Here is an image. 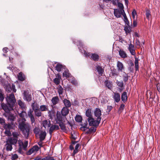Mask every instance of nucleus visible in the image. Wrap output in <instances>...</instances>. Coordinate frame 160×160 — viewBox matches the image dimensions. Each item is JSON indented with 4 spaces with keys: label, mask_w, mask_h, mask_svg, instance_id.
Returning <instances> with one entry per match:
<instances>
[{
    "label": "nucleus",
    "mask_w": 160,
    "mask_h": 160,
    "mask_svg": "<svg viewBox=\"0 0 160 160\" xmlns=\"http://www.w3.org/2000/svg\"><path fill=\"white\" fill-rule=\"evenodd\" d=\"M6 101L8 104H6L3 103L1 104L2 108L5 112H8L13 109L16 102V100L14 94L11 93L9 95H7L6 98Z\"/></svg>",
    "instance_id": "1"
},
{
    "label": "nucleus",
    "mask_w": 160,
    "mask_h": 160,
    "mask_svg": "<svg viewBox=\"0 0 160 160\" xmlns=\"http://www.w3.org/2000/svg\"><path fill=\"white\" fill-rule=\"evenodd\" d=\"M26 120L25 118L18 119V122L19 128L22 131L23 135L27 137L29 134L30 126L29 124L26 122Z\"/></svg>",
    "instance_id": "2"
},
{
    "label": "nucleus",
    "mask_w": 160,
    "mask_h": 160,
    "mask_svg": "<svg viewBox=\"0 0 160 160\" xmlns=\"http://www.w3.org/2000/svg\"><path fill=\"white\" fill-rule=\"evenodd\" d=\"M18 144L19 148L18 150V152L21 154L23 153V150H26L27 147L28 142L27 141H25L24 143H23L22 141L20 140H18Z\"/></svg>",
    "instance_id": "3"
},
{
    "label": "nucleus",
    "mask_w": 160,
    "mask_h": 160,
    "mask_svg": "<svg viewBox=\"0 0 160 160\" xmlns=\"http://www.w3.org/2000/svg\"><path fill=\"white\" fill-rule=\"evenodd\" d=\"M87 120L90 126L97 127L98 125L100 122L97 119L95 120L93 118H88Z\"/></svg>",
    "instance_id": "4"
},
{
    "label": "nucleus",
    "mask_w": 160,
    "mask_h": 160,
    "mask_svg": "<svg viewBox=\"0 0 160 160\" xmlns=\"http://www.w3.org/2000/svg\"><path fill=\"white\" fill-rule=\"evenodd\" d=\"M23 99L28 102L31 101L32 99V96L28 91H24L23 93Z\"/></svg>",
    "instance_id": "5"
},
{
    "label": "nucleus",
    "mask_w": 160,
    "mask_h": 160,
    "mask_svg": "<svg viewBox=\"0 0 160 160\" xmlns=\"http://www.w3.org/2000/svg\"><path fill=\"white\" fill-rule=\"evenodd\" d=\"M125 13L124 10H120L117 9H114V15L117 18H120L121 15L123 16V14H124V13Z\"/></svg>",
    "instance_id": "6"
},
{
    "label": "nucleus",
    "mask_w": 160,
    "mask_h": 160,
    "mask_svg": "<svg viewBox=\"0 0 160 160\" xmlns=\"http://www.w3.org/2000/svg\"><path fill=\"white\" fill-rule=\"evenodd\" d=\"M94 115L96 118V119L100 122L101 118V112L99 108H97L94 111Z\"/></svg>",
    "instance_id": "7"
},
{
    "label": "nucleus",
    "mask_w": 160,
    "mask_h": 160,
    "mask_svg": "<svg viewBox=\"0 0 160 160\" xmlns=\"http://www.w3.org/2000/svg\"><path fill=\"white\" fill-rule=\"evenodd\" d=\"M39 149V148L37 145H35L29 150L27 152V154L28 155H30L32 153L38 151Z\"/></svg>",
    "instance_id": "8"
},
{
    "label": "nucleus",
    "mask_w": 160,
    "mask_h": 160,
    "mask_svg": "<svg viewBox=\"0 0 160 160\" xmlns=\"http://www.w3.org/2000/svg\"><path fill=\"white\" fill-rule=\"evenodd\" d=\"M59 129V127L57 125L53 124L52 125L49 130V133L50 135H52V132L54 130H57Z\"/></svg>",
    "instance_id": "9"
},
{
    "label": "nucleus",
    "mask_w": 160,
    "mask_h": 160,
    "mask_svg": "<svg viewBox=\"0 0 160 160\" xmlns=\"http://www.w3.org/2000/svg\"><path fill=\"white\" fill-rule=\"evenodd\" d=\"M117 66L118 70L119 72H123L124 69V67L122 63L118 61L117 62Z\"/></svg>",
    "instance_id": "10"
},
{
    "label": "nucleus",
    "mask_w": 160,
    "mask_h": 160,
    "mask_svg": "<svg viewBox=\"0 0 160 160\" xmlns=\"http://www.w3.org/2000/svg\"><path fill=\"white\" fill-rule=\"evenodd\" d=\"M65 118H63L60 114H57V117L56 118L55 120L56 123L57 122L60 123L61 122H64V119Z\"/></svg>",
    "instance_id": "11"
},
{
    "label": "nucleus",
    "mask_w": 160,
    "mask_h": 160,
    "mask_svg": "<svg viewBox=\"0 0 160 160\" xmlns=\"http://www.w3.org/2000/svg\"><path fill=\"white\" fill-rule=\"evenodd\" d=\"M42 125L45 128H48L50 127L51 125V122L49 120H45L42 122Z\"/></svg>",
    "instance_id": "12"
},
{
    "label": "nucleus",
    "mask_w": 160,
    "mask_h": 160,
    "mask_svg": "<svg viewBox=\"0 0 160 160\" xmlns=\"http://www.w3.org/2000/svg\"><path fill=\"white\" fill-rule=\"evenodd\" d=\"M10 111H10L8 112H6L7 113L8 120H10L11 121H13L15 120L16 118V116L10 113Z\"/></svg>",
    "instance_id": "13"
},
{
    "label": "nucleus",
    "mask_w": 160,
    "mask_h": 160,
    "mask_svg": "<svg viewBox=\"0 0 160 160\" xmlns=\"http://www.w3.org/2000/svg\"><path fill=\"white\" fill-rule=\"evenodd\" d=\"M7 141H8V142L9 143L12 145H15L18 142V140L12 137H10L8 138Z\"/></svg>",
    "instance_id": "14"
},
{
    "label": "nucleus",
    "mask_w": 160,
    "mask_h": 160,
    "mask_svg": "<svg viewBox=\"0 0 160 160\" xmlns=\"http://www.w3.org/2000/svg\"><path fill=\"white\" fill-rule=\"evenodd\" d=\"M110 76L113 78H116L118 76V74L116 69H113L111 70V72L110 73Z\"/></svg>",
    "instance_id": "15"
},
{
    "label": "nucleus",
    "mask_w": 160,
    "mask_h": 160,
    "mask_svg": "<svg viewBox=\"0 0 160 160\" xmlns=\"http://www.w3.org/2000/svg\"><path fill=\"white\" fill-rule=\"evenodd\" d=\"M113 98L115 102H118L120 99L119 93H114Z\"/></svg>",
    "instance_id": "16"
},
{
    "label": "nucleus",
    "mask_w": 160,
    "mask_h": 160,
    "mask_svg": "<svg viewBox=\"0 0 160 160\" xmlns=\"http://www.w3.org/2000/svg\"><path fill=\"white\" fill-rule=\"evenodd\" d=\"M40 141H43L45 138L46 136V133L45 131H42L39 134Z\"/></svg>",
    "instance_id": "17"
},
{
    "label": "nucleus",
    "mask_w": 160,
    "mask_h": 160,
    "mask_svg": "<svg viewBox=\"0 0 160 160\" xmlns=\"http://www.w3.org/2000/svg\"><path fill=\"white\" fill-rule=\"evenodd\" d=\"M51 101L52 105H54L58 103L59 101V99L58 97L55 96L53 97Z\"/></svg>",
    "instance_id": "18"
},
{
    "label": "nucleus",
    "mask_w": 160,
    "mask_h": 160,
    "mask_svg": "<svg viewBox=\"0 0 160 160\" xmlns=\"http://www.w3.org/2000/svg\"><path fill=\"white\" fill-rule=\"evenodd\" d=\"M61 79V76L58 74L56 77L53 80L54 82L57 85L59 84Z\"/></svg>",
    "instance_id": "19"
},
{
    "label": "nucleus",
    "mask_w": 160,
    "mask_h": 160,
    "mask_svg": "<svg viewBox=\"0 0 160 160\" xmlns=\"http://www.w3.org/2000/svg\"><path fill=\"white\" fill-rule=\"evenodd\" d=\"M62 115L64 116H66L69 112V109L67 107H63L61 111Z\"/></svg>",
    "instance_id": "20"
},
{
    "label": "nucleus",
    "mask_w": 160,
    "mask_h": 160,
    "mask_svg": "<svg viewBox=\"0 0 160 160\" xmlns=\"http://www.w3.org/2000/svg\"><path fill=\"white\" fill-rule=\"evenodd\" d=\"M12 145L11 143L8 142V141H6L5 147L7 151H11L12 150Z\"/></svg>",
    "instance_id": "21"
},
{
    "label": "nucleus",
    "mask_w": 160,
    "mask_h": 160,
    "mask_svg": "<svg viewBox=\"0 0 160 160\" xmlns=\"http://www.w3.org/2000/svg\"><path fill=\"white\" fill-rule=\"evenodd\" d=\"M91 56V59L95 61H98L99 58V56L96 53H92Z\"/></svg>",
    "instance_id": "22"
},
{
    "label": "nucleus",
    "mask_w": 160,
    "mask_h": 160,
    "mask_svg": "<svg viewBox=\"0 0 160 160\" xmlns=\"http://www.w3.org/2000/svg\"><path fill=\"white\" fill-rule=\"evenodd\" d=\"M36 160H55L54 158L52 157L47 156L41 159L40 158H37L36 159Z\"/></svg>",
    "instance_id": "23"
},
{
    "label": "nucleus",
    "mask_w": 160,
    "mask_h": 160,
    "mask_svg": "<svg viewBox=\"0 0 160 160\" xmlns=\"http://www.w3.org/2000/svg\"><path fill=\"white\" fill-rule=\"evenodd\" d=\"M116 83L117 85L120 88L119 89L120 91L121 92L124 89L123 88V83L122 81H117L116 82Z\"/></svg>",
    "instance_id": "24"
},
{
    "label": "nucleus",
    "mask_w": 160,
    "mask_h": 160,
    "mask_svg": "<svg viewBox=\"0 0 160 160\" xmlns=\"http://www.w3.org/2000/svg\"><path fill=\"white\" fill-rule=\"evenodd\" d=\"M39 109L41 112L48 111V106L46 105H41L40 106Z\"/></svg>",
    "instance_id": "25"
},
{
    "label": "nucleus",
    "mask_w": 160,
    "mask_h": 160,
    "mask_svg": "<svg viewBox=\"0 0 160 160\" xmlns=\"http://www.w3.org/2000/svg\"><path fill=\"white\" fill-rule=\"evenodd\" d=\"M85 114L88 118H92L91 109H88L86 111Z\"/></svg>",
    "instance_id": "26"
},
{
    "label": "nucleus",
    "mask_w": 160,
    "mask_h": 160,
    "mask_svg": "<svg viewBox=\"0 0 160 160\" xmlns=\"http://www.w3.org/2000/svg\"><path fill=\"white\" fill-rule=\"evenodd\" d=\"M18 78V80L22 81H24L25 78L24 75L21 72L19 73Z\"/></svg>",
    "instance_id": "27"
},
{
    "label": "nucleus",
    "mask_w": 160,
    "mask_h": 160,
    "mask_svg": "<svg viewBox=\"0 0 160 160\" xmlns=\"http://www.w3.org/2000/svg\"><path fill=\"white\" fill-rule=\"evenodd\" d=\"M63 103L66 107H67L68 108L71 107V105L70 101L67 99H64L63 100Z\"/></svg>",
    "instance_id": "28"
},
{
    "label": "nucleus",
    "mask_w": 160,
    "mask_h": 160,
    "mask_svg": "<svg viewBox=\"0 0 160 160\" xmlns=\"http://www.w3.org/2000/svg\"><path fill=\"white\" fill-rule=\"evenodd\" d=\"M119 54L122 58H125L127 57V55L125 52L122 50L119 51Z\"/></svg>",
    "instance_id": "29"
},
{
    "label": "nucleus",
    "mask_w": 160,
    "mask_h": 160,
    "mask_svg": "<svg viewBox=\"0 0 160 160\" xmlns=\"http://www.w3.org/2000/svg\"><path fill=\"white\" fill-rule=\"evenodd\" d=\"M35 115L37 117H40L42 115V112L39 109H36L34 111Z\"/></svg>",
    "instance_id": "30"
},
{
    "label": "nucleus",
    "mask_w": 160,
    "mask_h": 160,
    "mask_svg": "<svg viewBox=\"0 0 160 160\" xmlns=\"http://www.w3.org/2000/svg\"><path fill=\"white\" fill-rule=\"evenodd\" d=\"M18 102L19 105L22 109H25L26 107V105L22 101L20 100L18 101Z\"/></svg>",
    "instance_id": "31"
},
{
    "label": "nucleus",
    "mask_w": 160,
    "mask_h": 160,
    "mask_svg": "<svg viewBox=\"0 0 160 160\" xmlns=\"http://www.w3.org/2000/svg\"><path fill=\"white\" fill-rule=\"evenodd\" d=\"M48 113L49 117L51 119H53V118L55 117V113L53 111L49 110L48 111Z\"/></svg>",
    "instance_id": "32"
},
{
    "label": "nucleus",
    "mask_w": 160,
    "mask_h": 160,
    "mask_svg": "<svg viewBox=\"0 0 160 160\" xmlns=\"http://www.w3.org/2000/svg\"><path fill=\"white\" fill-rule=\"evenodd\" d=\"M121 99L122 100L123 102H125L127 99V93L124 92L121 96Z\"/></svg>",
    "instance_id": "33"
},
{
    "label": "nucleus",
    "mask_w": 160,
    "mask_h": 160,
    "mask_svg": "<svg viewBox=\"0 0 160 160\" xmlns=\"http://www.w3.org/2000/svg\"><path fill=\"white\" fill-rule=\"evenodd\" d=\"M97 69L99 75L102 76L103 72V70L102 68L101 67L98 66L97 67Z\"/></svg>",
    "instance_id": "34"
},
{
    "label": "nucleus",
    "mask_w": 160,
    "mask_h": 160,
    "mask_svg": "<svg viewBox=\"0 0 160 160\" xmlns=\"http://www.w3.org/2000/svg\"><path fill=\"white\" fill-rule=\"evenodd\" d=\"M64 122H61L60 123L57 122V124H58L59 125L60 128L61 130L63 131H65L66 130V128L65 124Z\"/></svg>",
    "instance_id": "35"
},
{
    "label": "nucleus",
    "mask_w": 160,
    "mask_h": 160,
    "mask_svg": "<svg viewBox=\"0 0 160 160\" xmlns=\"http://www.w3.org/2000/svg\"><path fill=\"white\" fill-rule=\"evenodd\" d=\"M31 107L33 111H35L36 109H39V105L34 102L31 105Z\"/></svg>",
    "instance_id": "36"
},
{
    "label": "nucleus",
    "mask_w": 160,
    "mask_h": 160,
    "mask_svg": "<svg viewBox=\"0 0 160 160\" xmlns=\"http://www.w3.org/2000/svg\"><path fill=\"white\" fill-rule=\"evenodd\" d=\"M135 70L136 71H138V68H139L138 59L136 57H135Z\"/></svg>",
    "instance_id": "37"
},
{
    "label": "nucleus",
    "mask_w": 160,
    "mask_h": 160,
    "mask_svg": "<svg viewBox=\"0 0 160 160\" xmlns=\"http://www.w3.org/2000/svg\"><path fill=\"white\" fill-rule=\"evenodd\" d=\"M63 66L62 65L59 63L58 64L56 67V69L58 72H60L61 71L62 69V68Z\"/></svg>",
    "instance_id": "38"
},
{
    "label": "nucleus",
    "mask_w": 160,
    "mask_h": 160,
    "mask_svg": "<svg viewBox=\"0 0 160 160\" xmlns=\"http://www.w3.org/2000/svg\"><path fill=\"white\" fill-rule=\"evenodd\" d=\"M70 74L68 70H66L63 73V76L66 78L70 77Z\"/></svg>",
    "instance_id": "39"
},
{
    "label": "nucleus",
    "mask_w": 160,
    "mask_h": 160,
    "mask_svg": "<svg viewBox=\"0 0 160 160\" xmlns=\"http://www.w3.org/2000/svg\"><path fill=\"white\" fill-rule=\"evenodd\" d=\"M20 134L19 132H14L12 133V135L13 137V138L16 139L18 140V137L19 136Z\"/></svg>",
    "instance_id": "40"
},
{
    "label": "nucleus",
    "mask_w": 160,
    "mask_h": 160,
    "mask_svg": "<svg viewBox=\"0 0 160 160\" xmlns=\"http://www.w3.org/2000/svg\"><path fill=\"white\" fill-rule=\"evenodd\" d=\"M123 16L124 17V21L125 23L127 25H129V22L128 21V18L126 16V14L125 13H124V14H123Z\"/></svg>",
    "instance_id": "41"
},
{
    "label": "nucleus",
    "mask_w": 160,
    "mask_h": 160,
    "mask_svg": "<svg viewBox=\"0 0 160 160\" xmlns=\"http://www.w3.org/2000/svg\"><path fill=\"white\" fill-rule=\"evenodd\" d=\"M87 125L88 123L87 122H86L84 124L81 125L82 127H81L80 129L82 130H86V128H87Z\"/></svg>",
    "instance_id": "42"
},
{
    "label": "nucleus",
    "mask_w": 160,
    "mask_h": 160,
    "mask_svg": "<svg viewBox=\"0 0 160 160\" xmlns=\"http://www.w3.org/2000/svg\"><path fill=\"white\" fill-rule=\"evenodd\" d=\"M75 120L77 122H81L82 121V118L81 116L77 115L75 117Z\"/></svg>",
    "instance_id": "43"
},
{
    "label": "nucleus",
    "mask_w": 160,
    "mask_h": 160,
    "mask_svg": "<svg viewBox=\"0 0 160 160\" xmlns=\"http://www.w3.org/2000/svg\"><path fill=\"white\" fill-rule=\"evenodd\" d=\"M106 86L108 88L110 89H111L112 88V85L111 83L108 81L105 82Z\"/></svg>",
    "instance_id": "44"
},
{
    "label": "nucleus",
    "mask_w": 160,
    "mask_h": 160,
    "mask_svg": "<svg viewBox=\"0 0 160 160\" xmlns=\"http://www.w3.org/2000/svg\"><path fill=\"white\" fill-rule=\"evenodd\" d=\"M58 93L59 95H61L63 93V88L60 85H59L58 86Z\"/></svg>",
    "instance_id": "45"
},
{
    "label": "nucleus",
    "mask_w": 160,
    "mask_h": 160,
    "mask_svg": "<svg viewBox=\"0 0 160 160\" xmlns=\"http://www.w3.org/2000/svg\"><path fill=\"white\" fill-rule=\"evenodd\" d=\"M4 128L5 130H10L12 128V126L9 124H5Z\"/></svg>",
    "instance_id": "46"
},
{
    "label": "nucleus",
    "mask_w": 160,
    "mask_h": 160,
    "mask_svg": "<svg viewBox=\"0 0 160 160\" xmlns=\"http://www.w3.org/2000/svg\"><path fill=\"white\" fill-rule=\"evenodd\" d=\"M41 130L38 128L36 127L33 129L34 133L36 135H38L40 132Z\"/></svg>",
    "instance_id": "47"
},
{
    "label": "nucleus",
    "mask_w": 160,
    "mask_h": 160,
    "mask_svg": "<svg viewBox=\"0 0 160 160\" xmlns=\"http://www.w3.org/2000/svg\"><path fill=\"white\" fill-rule=\"evenodd\" d=\"M33 110L31 109L29 110V111L28 112V117L30 118L33 116Z\"/></svg>",
    "instance_id": "48"
},
{
    "label": "nucleus",
    "mask_w": 160,
    "mask_h": 160,
    "mask_svg": "<svg viewBox=\"0 0 160 160\" xmlns=\"http://www.w3.org/2000/svg\"><path fill=\"white\" fill-rule=\"evenodd\" d=\"M18 156L16 154L11 155V159L12 160H16L18 158Z\"/></svg>",
    "instance_id": "49"
},
{
    "label": "nucleus",
    "mask_w": 160,
    "mask_h": 160,
    "mask_svg": "<svg viewBox=\"0 0 160 160\" xmlns=\"http://www.w3.org/2000/svg\"><path fill=\"white\" fill-rule=\"evenodd\" d=\"M26 115V113L25 111H22L19 114L20 117L22 118H25L24 116L25 115Z\"/></svg>",
    "instance_id": "50"
},
{
    "label": "nucleus",
    "mask_w": 160,
    "mask_h": 160,
    "mask_svg": "<svg viewBox=\"0 0 160 160\" xmlns=\"http://www.w3.org/2000/svg\"><path fill=\"white\" fill-rule=\"evenodd\" d=\"M123 80L124 82H126L128 80V74L125 73V75H123Z\"/></svg>",
    "instance_id": "51"
},
{
    "label": "nucleus",
    "mask_w": 160,
    "mask_h": 160,
    "mask_svg": "<svg viewBox=\"0 0 160 160\" xmlns=\"http://www.w3.org/2000/svg\"><path fill=\"white\" fill-rule=\"evenodd\" d=\"M118 6L119 7V9L120 10H124V7L122 4L118 2Z\"/></svg>",
    "instance_id": "52"
},
{
    "label": "nucleus",
    "mask_w": 160,
    "mask_h": 160,
    "mask_svg": "<svg viewBox=\"0 0 160 160\" xmlns=\"http://www.w3.org/2000/svg\"><path fill=\"white\" fill-rule=\"evenodd\" d=\"M146 15L147 18L149 19V17L151 16L150 12L149 10H147L146 11Z\"/></svg>",
    "instance_id": "53"
},
{
    "label": "nucleus",
    "mask_w": 160,
    "mask_h": 160,
    "mask_svg": "<svg viewBox=\"0 0 160 160\" xmlns=\"http://www.w3.org/2000/svg\"><path fill=\"white\" fill-rule=\"evenodd\" d=\"M30 118V120L31 121V124L32 125H33V124L35 122V119L34 116H33Z\"/></svg>",
    "instance_id": "54"
},
{
    "label": "nucleus",
    "mask_w": 160,
    "mask_h": 160,
    "mask_svg": "<svg viewBox=\"0 0 160 160\" xmlns=\"http://www.w3.org/2000/svg\"><path fill=\"white\" fill-rule=\"evenodd\" d=\"M5 133L7 136H10L11 135V133L10 130H6Z\"/></svg>",
    "instance_id": "55"
},
{
    "label": "nucleus",
    "mask_w": 160,
    "mask_h": 160,
    "mask_svg": "<svg viewBox=\"0 0 160 160\" xmlns=\"http://www.w3.org/2000/svg\"><path fill=\"white\" fill-rule=\"evenodd\" d=\"M128 49L129 50H134V46L132 44H131L129 45V47H128Z\"/></svg>",
    "instance_id": "56"
},
{
    "label": "nucleus",
    "mask_w": 160,
    "mask_h": 160,
    "mask_svg": "<svg viewBox=\"0 0 160 160\" xmlns=\"http://www.w3.org/2000/svg\"><path fill=\"white\" fill-rule=\"evenodd\" d=\"M6 90L8 92H10L11 90V87L10 85L8 86L6 88Z\"/></svg>",
    "instance_id": "57"
},
{
    "label": "nucleus",
    "mask_w": 160,
    "mask_h": 160,
    "mask_svg": "<svg viewBox=\"0 0 160 160\" xmlns=\"http://www.w3.org/2000/svg\"><path fill=\"white\" fill-rule=\"evenodd\" d=\"M89 131L91 132H95L96 131V128L94 127H91L89 129Z\"/></svg>",
    "instance_id": "58"
},
{
    "label": "nucleus",
    "mask_w": 160,
    "mask_h": 160,
    "mask_svg": "<svg viewBox=\"0 0 160 160\" xmlns=\"http://www.w3.org/2000/svg\"><path fill=\"white\" fill-rule=\"evenodd\" d=\"M112 106H108L107 107V112H110L111 110L112 109Z\"/></svg>",
    "instance_id": "59"
},
{
    "label": "nucleus",
    "mask_w": 160,
    "mask_h": 160,
    "mask_svg": "<svg viewBox=\"0 0 160 160\" xmlns=\"http://www.w3.org/2000/svg\"><path fill=\"white\" fill-rule=\"evenodd\" d=\"M78 152V150H77L76 149H74L73 150V152L72 154V157H74L75 155Z\"/></svg>",
    "instance_id": "60"
},
{
    "label": "nucleus",
    "mask_w": 160,
    "mask_h": 160,
    "mask_svg": "<svg viewBox=\"0 0 160 160\" xmlns=\"http://www.w3.org/2000/svg\"><path fill=\"white\" fill-rule=\"evenodd\" d=\"M11 90H12L13 92H16V89H15V86L12 84L11 87Z\"/></svg>",
    "instance_id": "61"
},
{
    "label": "nucleus",
    "mask_w": 160,
    "mask_h": 160,
    "mask_svg": "<svg viewBox=\"0 0 160 160\" xmlns=\"http://www.w3.org/2000/svg\"><path fill=\"white\" fill-rule=\"evenodd\" d=\"M124 30L126 32V33H128L130 32V29L128 28H125Z\"/></svg>",
    "instance_id": "62"
},
{
    "label": "nucleus",
    "mask_w": 160,
    "mask_h": 160,
    "mask_svg": "<svg viewBox=\"0 0 160 160\" xmlns=\"http://www.w3.org/2000/svg\"><path fill=\"white\" fill-rule=\"evenodd\" d=\"M124 105L123 104H122L119 108V110L122 111V110L124 107Z\"/></svg>",
    "instance_id": "63"
},
{
    "label": "nucleus",
    "mask_w": 160,
    "mask_h": 160,
    "mask_svg": "<svg viewBox=\"0 0 160 160\" xmlns=\"http://www.w3.org/2000/svg\"><path fill=\"white\" fill-rule=\"evenodd\" d=\"M157 89L160 93V84H158L157 85Z\"/></svg>",
    "instance_id": "64"
}]
</instances>
